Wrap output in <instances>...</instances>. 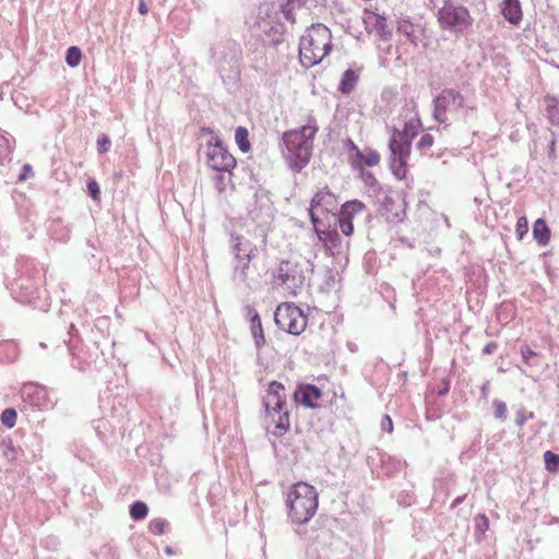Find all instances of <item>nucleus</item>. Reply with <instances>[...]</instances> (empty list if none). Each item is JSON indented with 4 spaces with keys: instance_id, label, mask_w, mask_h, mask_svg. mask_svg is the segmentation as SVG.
I'll use <instances>...</instances> for the list:
<instances>
[{
    "instance_id": "obj_1",
    "label": "nucleus",
    "mask_w": 559,
    "mask_h": 559,
    "mask_svg": "<svg viewBox=\"0 0 559 559\" xmlns=\"http://www.w3.org/2000/svg\"><path fill=\"white\" fill-rule=\"evenodd\" d=\"M318 130L316 118L309 115L307 123L301 128L284 132L283 143L287 150L290 167L295 171H300L309 163L313 150V139Z\"/></svg>"
},
{
    "instance_id": "obj_2",
    "label": "nucleus",
    "mask_w": 559,
    "mask_h": 559,
    "mask_svg": "<svg viewBox=\"0 0 559 559\" xmlns=\"http://www.w3.org/2000/svg\"><path fill=\"white\" fill-rule=\"evenodd\" d=\"M420 122L418 119H409L402 130L393 127L389 141L390 167L397 179H403L407 173V160L411 155L412 140L417 135Z\"/></svg>"
},
{
    "instance_id": "obj_3",
    "label": "nucleus",
    "mask_w": 559,
    "mask_h": 559,
    "mask_svg": "<svg viewBox=\"0 0 559 559\" xmlns=\"http://www.w3.org/2000/svg\"><path fill=\"white\" fill-rule=\"evenodd\" d=\"M332 47L330 29L321 23L312 24L299 41V59L304 67L311 68L323 60Z\"/></svg>"
},
{
    "instance_id": "obj_4",
    "label": "nucleus",
    "mask_w": 559,
    "mask_h": 559,
    "mask_svg": "<svg viewBox=\"0 0 559 559\" xmlns=\"http://www.w3.org/2000/svg\"><path fill=\"white\" fill-rule=\"evenodd\" d=\"M286 506L293 523H308L318 510V491L307 483H296L287 493Z\"/></svg>"
},
{
    "instance_id": "obj_5",
    "label": "nucleus",
    "mask_w": 559,
    "mask_h": 559,
    "mask_svg": "<svg viewBox=\"0 0 559 559\" xmlns=\"http://www.w3.org/2000/svg\"><path fill=\"white\" fill-rule=\"evenodd\" d=\"M286 405L285 386L278 381H271L267 386V393L263 397L265 416L274 424V429L269 430L275 437H282L289 428V414L284 409Z\"/></svg>"
},
{
    "instance_id": "obj_6",
    "label": "nucleus",
    "mask_w": 559,
    "mask_h": 559,
    "mask_svg": "<svg viewBox=\"0 0 559 559\" xmlns=\"http://www.w3.org/2000/svg\"><path fill=\"white\" fill-rule=\"evenodd\" d=\"M309 271L308 260H283L276 269L274 281L289 295L296 296L304 289Z\"/></svg>"
},
{
    "instance_id": "obj_7",
    "label": "nucleus",
    "mask_w": 559,
    "mask_h": 559,
    "mask_svg": "<svg viewBox=\"0 0 559 559\" xmlns=\"http://www.w3.org/2000/svg\"><path fill=\"white\" fill-rule=\"evenodd\" d=\"M438 22L444 31L464 34L472 26L473 19L464 5L447 1L438 11Z\"/></svg>"
},
{
    "instance_id": "obj_8",
    "label": "nucleus",
    "mask_w": 559,
    "mask_h": 559,
    "mask_svg": "<svg viewBox=\"0 0 559 559\" xmlns=\"http://www.w3.org/2000/svg\"><path fill=\"white\" fill-rule=\"evenodd\" d=\"M211 59L221 73L236 69L242 59L241 46L234 39L222 38L213 44Z\"/></svg>"
},
{
    "instance_id": "obj_9",
    "label": "nucleus",
    "mask_w": 559,
    "mask_h": 559,
    "mask_svg": "<svg viewBox=\"0 0 559 559\" xmlns=\"http://www.w3.org/2000/svg\"><path fill=\"white\" fill-rule=\"evenodd\" d=\"M276 326L293 335L301 334L307 326V317L295 304L283 302L274 312Z\"/></svg>"
},
{
    "instance_id": "obj_10",
    "label": "nucleus",
    "mask_w": 559,
    "mask_h": 559,
    "mask_svg": "<svg viewBox=\"0 0 559 559\" xmlns=\"http://www.w3.org/2000/svg\"><path fill=\"white\" fill-rule=\"evenodd\" d=\"M433 119L439 123H447V110L452 108L454 110L462 109L465 104V97L454 88H443L433 98Z\"/></svg>"
},
{
    "instance_id": "obj_11",
    "label": "nucleus",
    "mask_w": 559,
    "mask_h": 559,
    "mask_svg": "<svg viewBox=\"0 0 559 559\" xmlns=\"http://www.w3.org/2000/svg\"><path fill=\"white\" fill-rule=\"evenodd\" d=\"M274 207L269 193L264 190L254 192L248 204V215L259 226L267 225L273 218Z\"/></svg>"
},
{
    "instance_id": "obj_12",
    "label": "nucleus",
    "mask_w": 559,
    "mask_h": 559,
    "mask_svg": "<svg viewBox=\"0 0 559 559\" xmlns=\"http://www.w3.org/2000/svg\"><path fill=\"white\" fill-rule=\"evenodd\" d=\"M336 206V198L328 188L318 191L312 198L309 209V215L313 226L317 228L319 224V213L323 215L331 213Z\"/></svg>"
},
{
    "instance_id": "obj_13",
    "label": "nucleus",
    "mask_w": 559,
    "mask_h": 559,
    "mask_svg": "<svg viewBox=\"0 0 559 559\" xmlns=\"http://www.w3.org/2000/svg\"><path fill=\"white\" fill-rule=\"evenodd\" d=\"M207 165L216 171L230 173L236 159L221 143H216L209 148Z\"/></svg>"
},
{
    "instance_id": "obj_14",
    "label": "nucleus",
    "mask_w": 559,
    "mask_h": 559,
    "mask_svg": "<svg viewBox=\"0 0 559 559\" xmlns=\"http://www.w3.org/2000/svg\"><path fill=\"white\" fill-rule=\"evenodd\" d=\"M21 399L24 403L39 408H48L52 405L47 389L37 383H25L21 389Z\"/></svg>"
},
{
    "instance_id": "obj_15",
    "label": "nucleus",
    "mask_w": 559,
    "mask_h": 559,
    "mask_svg": "<svg viewBox=\"0 0 559 559\" xmlns=\"http://www.w3.org/2000/svg\"><path fill=\"white\" fill-rule=\"evenodd\" d=\"M296 402L308 408H314L316 402L321 399V390L313 384H300L294 393Z\"/></svg>"
},
{
    "instance_id": "obj_16",
    "label": "nucleus",
    "mask_w": 559,
    "mask_h": 559,
    "mask_svg": "<svg viewBox=\"0 0 559 559\" xmlns=\"http://www.w3.org/2000/svg\"><path fill=\"white\" fill-rule=\"evenodd\" d=\"M230 249L234 253L235 260L241 259L243 255L249 257V254H254V251L257 250L255 246L251 241L238 235L230 236Z\"/></svg>"
},
{
    "instance_id": "obj_17",
    "label": "nucleus",
    "mask_w": 559,
    "mask_h": 559,
    "mask_svg": "<svg viewBox=\"0 0 559 559\" xmlns=\"http://www.w3.org/2000/svg\"><path fill=\"white\" fill-rule=\"evenodd\" d=\"M501 14L512 25H519L522 21V8L519 0H503L501 3Z\"/></svg>"
},
{
    "instance_id": "obj_18",
    "label": "nucleus",
    "mask_w": 559,
    "mask_h": 559,
    "mask_svg": "<svg viewBox=\"0 0 559 559\" xmlns=\"http://www.w3.org/2000/svg\"><path fill=\"white\" fill-rule=\"evenodd\" d=\"M358 74L353 69H347L341 78L338 84V92L343 95H349L356 87L358 82Z\"/></svg>"
},
{
    "instance_id": "obj_19",
    "label": "nucleus",
    "mask_w": 559,
    "mask_h": 559,
    "mask_svg": "<svg viewBox=\"0 0 559 559\" xmlns=\"http://www.w3.org/2000/svg\"><path fill=\"white\" fill-rule=\"evenodd\" d=\"M254 254H249V257L243 255L241 259L235 260L233 278L235 281L245 283L248 278V269L251 262V259Z\"/></svg>"
},
{
    "instance_id": "obj_20",
    "label": "nucleus",
    "mask_w": 559,
    "mask_h": 559,
    "mask_svg": "<svg viewBox=\"0 0 559 559\" xmlns=\"http://www.w3.org/2000/svg\"><path fill=\"white\" fill-rule=\"evenodd\" d=\"M307 1L308 0H284V2L281 4V12L288 22L295 23L296 10L305 7Z\"/></svg>"
},
{
    "instance_id": "obj_21",
    "label": "nucleus",
    "mask_w": 559,
    "mask_h": 559,
    "mask_svg": "<svg viewBox=\"0 0 559 559\" xmlns=\"http://www.w3.org/2000/svg\"><path fill=\"white\" fill-rule=\"evenodd\" d=\"M533 236L540 246H546L549 242L550 229L544 219L539 218L534 223Z\"/></svg>"
},
{
    "instance_id": "obj_22",
    "label": "nucleus",
    "mask_w": 559,
    "mask_h": 559,
    "mask_svg": "<svg viewBox=\"0 0 559 559\" xmlns=\"http://www.w3.org/2000/svg\"><path fill=\"white\" fill-rule=\"evenodd\" d=\"M521 356L523 362L531 369L539 368L543 364V357L540 354L532 350L528 346L521 347Z\"/></svg>"
},
{
    "instance_id": "obj_23",
    "label": "nucleus",
    "mask_w": 559,
    "mask_h": 559,
    "mask_svg": "<svg viewBox=\"0 0 559 559\" xmlns=\"http://www.w3.org/2000/svg\"><path fill=\"white\" fill-rule=\"evenodd\" d=\"M365 210H366V205L361 201L352 200V201L345 202L342 205L340 215L353 221V217L356 214L361 213Z\"/></svg>"
},
{
    "instance_id": "obj_24",
    "label": "nucleus",
    "mask_w": 559,
    "mask_h": 559,
    "mask_svg": "<svg viewBox=\"0 0 559 559\" xmlns=\"http://www.w3.org/2000/svg\"><path fill=\"white\" fill-rule=\"evenodd\" d=\"M249 132L245 127H237L235 131V140L239 147V150L243 153H247L251 145L248 139Z\"/></svg>"
},
{
    "instance_id": "obj_25",
    "label": "nucleus",
    "mask_w": 559,
    "mask_h": 559,
    "mask_svg": "<svg viewBox=\"0 0 559 559\" xmlns=\"http://www.w3.org/2000/svg\"><path fill=\"white\" fill-rule=\"evenodd\" d=\"M475 538L480 542L489 528V520L485 514H477L474 518Z\"/></svg>"
},
{
    "instance_id": "obj_26",
    "label": "nucleus",
    "mask_w": 559,
    "mask_h": 559,
    "mask_svg": "<svg viewBox=\"0 0 559 559\" xmlns=\"http://www.w3.org/2000/svg\"><path fill=\"white\" fill-rule=\"evenodd\" d=\"M357 158L366 166L373 167L379 164L380 154L372 148H367L365 152H358Z\"/></svg>"
},
{
    "instance_id": "obj_27",
    "label": "nucleus",
    "mask_w": 559,
    "mask_h": 559,
    "mask_svg": "<svg viewBox=\"0 0 559 559\" xmlns=\"http://www.w3.org/2000/svg\"><path fill=\"white\" fill-rule=\"evenodd\" d=\"M547 118L554 126H559V105L555 98H546Z\"/></svg>"
},
{
    "instance_id": "obj_28",
    "label": "nucleus",
    "mask_w": 559,
    "mask_h": 559,
    "mask_svg": "<svg viewBox=\"0 0 559 559\" xmlns=\"http://www.w3.org/2000/svg\"><path fill=\"white\" fill-rule=\"evenodd\" d=\"M148 513L147 506L142 501H135L130 506V516L134 521L143 520Z\"/></svg>"
},
{
    "instance_id": "obj_29",
    "label": "nucleus",
    "mask_w": 559,
    "mask_h": 559,
    "mask_svg": "<svg viewBox=\"0 0 559 559\" xmlns=\"http://www.w3.org/2000/svg\"><path fill=\"white\" fill-rule=\"evenodd\" d=\"M251 333L254 340L255 347L260 349L265 344V337L261 320L251 323Z\"/></svg>"
},
{
    "instance_id": "obj_30",
    "label": "nucleus",
    "mask_w": 559,
    "mask_h": 559,
    "mask_svg": "<svg viewBox=\"0 0 559 559\" xmlns=\"http://www.w3.org/2000/svg\"><path fill=\"white\" fill-rule=\"evenodd\" d=\"M82 59L81 49L76 46H71L67 50L66 62L69 67L74 68L78 67Z\"/></svg>"
},
{
    "instance_id": "obj_31",
    "label": "nucleus",
    "mask_w": 559,
    "mask_h": 559,
    "mask_svg": "<svg viewBox=\"0 0 559 559\" xmlns=\"http://www.w3.org/2000/svg\"><path fill=\"white\" fill-rule=\"evenodd\" d=\"M231 181L230 173L218 171L214 176V186L218 192H224Z\"/></svg>"
},
{
    "instance_id": "obj_32",
    "label": "nucleus",
    "mask_w": 559,
    "mask_h": 559,
    "mask_svg": "<svg viewBox=\"0 0 559 559\" xmlns=\"http://www.w3.org/2000/svg\"><path fill=\"white\" fill-rule=\"evenodd\" d=\"M12 153V146L10 140L3 135H0V164L10 159Z\"/></svg>"
},
{
    "instance_id": "obj_33",
    "label": "nucleus",
    "mask_w": 559,
    "mask_h": 559,
    "mask_svg": "<svg viewBox=\"0 0 559 559\" xmlns=\"http://www.w3.org/2000/svg\"><path fill=\"white\" fill-rule=\"evenodd\" d=\"M167 526V521L162 518H156L150 521L148 530L155 535H163Z\"/></svg>"
},
{
    "instance_id": "obj_34",
    "label": "nucleus",
    "mask_w": 559,
    "mask_h": 559,
    "mask_svg": "<svg viewBox=\"0 0 559 559\" xmlns=\"http://www.w3.org/2000/svg\"><path fill=\"white\" fill-rule=\"evenodd\" d=\"M271 29H274V35L270 37L269 44L276 47L285 40L284 26L282 24H275L271 25Z\"/></svg>"
},
{
    "instance_id": "obj_35",
    "label": "nucleus",
    "mask_w": 559,
    "mask_h": 559,
    "mask_svg": "<svg viewBox=\"0 0 559 559\" xmlns=\"http://www.w3.org/2000/svg\"><path fill=\"white\" fill-rule=\"evenodd\" d=\"M16 411L13 408H5L1 414V423L8 428H12L16 423Z\"/></svg>"
},
{
    "instance_id": "obj_36",
    "label": "nucleus",
    "mask_w": 559,
    "mask_h": 559,
    "mask_svg": "<svg viewBox=\"0 0 559 559\" xmlns=\"http://www.w3.org/2000/svg\"><path fill=\"white\" fill-rule=\"evenodd\" d=\"M544 457H545L546 468L549 472H556L559 468V455L558 454H556L551 451H546L544 453Z\"/></svg>"
},
{
    "instance_id": "obj_37",
    "label": "nucleus",
    "mask_w": 559,
    "mask_h": 559,
    "mask_svg": "<svg viewBox=\"0 0 559 559\" xmlns=\"http://www.w3.org/2000/svg\"><path fill=\"white\" fill-rule=\"evenodd\" d=\"M433 143H435L433 136L429 133H424L420 136L419 141L417 142L416 146L421 152V154H426L431 148Z\"/></svg>"
},
{
    "instance_id": "obj_38",
    "label": "nucleus",
    "mask_w": 559,
    "mask_h": 559,
    "mask_svg": "<svg viewBox=\"0 0 559 559\" xmlns=\"http://www.w3.org/2000/svg\"><path fill=\"white\" fill-rule=\"evenodd\" d=\"M492 406H493V414H495V417L498 418V419H506L507 417V405L504 402L500 401V400H493L492 402Z\"/></svg>"
},
{
    "instance_id": "obj_39",
    "label": "nucleus",
    "mask_w": 559,
    "mask_h": 559,
    "mask_svg": "<svg viewBox=\"0 0 559 559\" xmlns=\"http://www.w3.org/2000/svg\"><path fill=\"white\" fill-rule=\"evenodd\" d=\"M338 227L345 236H350L354 231L353 221L338 216Z\"/></svg>"
},
{
    "instance_id": "obj_40",
    "label": "nucleus",
    "mask_w": 559,
    "mask_h": 559,
    "mask_svg": "<svg viewBox=\"0 0 559 559\" xmlns=\"http://www.w3.org/2000/svg\"><path fill=\"white\" fill-rule=\"evenodd\" d=\"M533 417H534V413H532V412L526 413V411L524 408H520L516 412L515 424H516V426L522 427L527 421V419L533 418Z\"/></svg>"
},
{
    "instance_id": "obj_41",
    "label": "nucleus",
    "mask_w": 559,
    "mask_h": 559,
    "mask_svg": "<svg viewBox=\"0 0 559 559\" xmlns=\"http://www.w3.org/2000/svg\"><path fill=\"white\" fill-rule=\"evenodd\" d=\"M110 139L107 134H102L97 139L98 152L104 154L109 151L110 147Z\"/></svg>"
},
{
    "instance_id": "obj_42",
    "label": "nucleus",
    "mask_w": 559,
    "mask_h": 559,
    "mask_svg": "<svg viewBox=\"0 0 559 559\" xmlns=\"http://www.w3.org/2000/svg\"><path fill=\"white\" fill-rule=\"evenodd\" d=\"M87 192L93 200H98L100 195L99 185L95 180L87 182Z\"/></svg>"
},
{
    "instance_id": "obj_43",
    "label": "nucleus",
    "mask_w": 559,
    "mask_h": 559,
    "mask_svg": "<svg viewBox=\"0 0 559 559\" xmlns=\"http://www.w3.org/2000/svg\"><path fill=\"white\" fill-rule=\"evenodd\" d=\"M243 311H245V316L246 318L252 323V322H258L260 319V316L258 313V311L251 306V305H246L243 307Z\"/></svg>"
},
{
    "instance_id": "obj_44",
    "label": "nucleus",
    "mask_w": 559,
    "mask_h": 559,
    "mask_svg": "<svg viewBox=\"0 0 559 559\" xmlns=\"http://www.w3.org/2000/svg\"><path fill=\"white\" fill-rule=\"evenodd\" d=\"M526 231H527V221L525 217H520L516 223V233L519 235V238L521 239Z\"/></svg>"
},
{
    "instance_id": "obj_45",
    "label": "nucleus",
    "mask_w": 559,
    "mask_h": 559,
    "mask_svg": "<svg viewBox=\"0 0 559 559\" xmlns=\"http://www.w3.org/2000/svg\"><path fill=\"white\" fill-rule=\"evenodd\" d=\"M381 428L384 431L392 432L393 431V423L389 415H384L381 421Z\"/></svg>"
},
{
    "instance_id": "obj_46",
    "label": "nucleus",
    "mask_w": 559,
    "mask_h": 559,
    "mask_svg": "<svg viewBox=\"0 0 559 559\" xmlns=\"http://www.w3.org/2000/svg\"><path fill=\"white\" fill-rule=\"evenodd\" d=\"M29 175L33 176L32 166L29 164H25L22 173L19 175V181L25 180Z\"/></svg>"
},
{
    "instance_id": "obj_47",
    "label": "nucleus",
    "mask_w": 559,
    "mask_h": 559,
    "mask_svg": "<svg viewBox=\"0 0 559 559\" xmlns=\"http://www.w3.org/2000/svg\"><path fill=\"white\" fill-rule=\"evenodd\" d=\"M361 177L364 179V181L369 185V186H373L376 185L377 180L374 178V176L372 175V173L370 171H362L361 173Z\"/></svg>"
},
{
    "instance_id": "obj_48",
    "label": "nucleus",
    "mask_w": 559,
    "mask_h": 559,
    "mask_svg": "<svg viewBox=\"0 0 559 559\" xmlns=\"http://www.w3.org/2000/svg\"><path fill=\"white\" fill-rule=\"evenodd\" d=\"M498 348L497 343L490 342L483 348V355H491Z\"/></svg>"
},
{
    "instance_id": "obj_49",
    "label": "nucleus",
    "mask_w": 559,
    "mask_h": 559,
    "mask_svg": "<svg viewBox=\"0 0 559 559\" xmlns=\"http://www.w3.org/2000/svg\"><path fill=\"white\" fill-rule=\"evenodd\" d=\"M345 146H346L349 151H355V152H356V156L358 155V152H360V151H359V148H358V146L354 143V141H353L352 139H347V140L345 141Z\"/></svg>"
},
{
    "instance_id": "obj_50",
    "label": "nucleus",
    "mask_w": 559,
    "mask_h": 559,
    "mask_svg": "<svg viewBox=\"0 0 559 559\" xmlns=\"http://www.w3.org/2000/svg\"><path fill=\"white\" fill-rule=\"evenodd\" d=\"M488 393H489V382H486L480 388L481 397L487 399Z\"/></svg>"
},
{
    "instance_id": "obj_51",
    "label": "nucleus",
    "mask_w": 559,
    "mask_h": 559,
    "mask_svg": "<svg viewBox=\"0 0 559 559\" xmlns=\"http://www.w3.org/2000/svg\"><path fill=\"white\" fill-rule=\"evenodd\" d=\"M464 499H465V496L456 497V498L453 500V502H452V504H451V508H453V509H454V508H456L459 504H461V503L464 501Z\"/></svg>"
},
{
    "instance_id": "obj_52",
    "label": "nucleus",
    "mask_w": 559,
    "mask_h": 559,
    "mask_svg": "<svg viewBox=\"0 0 559 559\" xmlns=\"http://www.w3.org/2000/svg\"><path fill=\"white\" fill-rule=\"evenodd\" d=\"M138 10H139V12H140L141 14H143V15H144V14H146V13L148 12V9H147L146 4H145L143 1H141V2L139 3Z\"/></svg>"
},
{
    "instance_id": "obj_53",
    "label": "nucleus",
    "mask_w": 559,
    "mask_h": 559,
    "mask_svg": "<svg viewBox=\"0 0 559 559\" xmlns=\"http://www.w3.org/2000/svg\"><path fill=\"white\" fill-rule=\"evenodd\" d=\"M266 26H269V23L265 24L264 33L272 37L274 35V29H271V26L266 28Z\"/></svg>"
},
{
    "instance_id": "obj_54",
    "label": "nucleus",
    "mask_w": 559,
    "mask_h": 559,
    "mask_svg": "<svg viewBox=\"0 0 559 559\" xmlns=\"http://www.w3.org/2000/svg\"><path fill=\"white\" fill-rule=\"evenodd\" d=\"M448 391H449V388H448V386H447V388H442V391H440V393H439V394H440V395H444L445 393H448Z\"/></svg>"
},
{
    "instance_id": "obj_55",
    "label": "nucleus",
    "mask_w": 559,
    "mask_h": 559,
    "mask_svg": "<svg viewBox=\"0 0 559 559\" xmlns=\"http://www.w3.org/2000/svg\"><path fill=\"white\" fill-rule=\"evenodd\" d=\"M448 391H449V388H448V386H447V388H442V391H440V393H439V394H440V395H444L445 393H448Z\"/></svg>"
},
{
    "instance_id": "obj_56",
    "label": "nucleus",
    "mask_w": 559,
    "mask_h": 559,
    "mask_svg": "<svg viewBox=\"0 0 559 559\" xmlns=\"http://www.w3.org/2000/svg\"><path fill=\"white\" fill-rule=\"evenodd\" d=\"M40 346H41L43 348H45V347H46V344H45V343H40Z\"/></svg>"
}]
</instances>
